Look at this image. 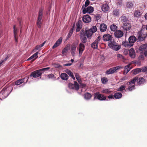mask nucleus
I'll return each mask as SVG.
<instances>
[{"mask_svg":"<svg viewBox=\"0 0 147 147\" xmlns=\"http://www.w3.org/2000/svg\"><path fill=\"white\" fill-rule=\"evenodd\" d=\"M145 19L147 20V13L145 14Z\"/></svg>","mask_w":147,"mask_h":147,"instance_id":"obj_64","label":"nucleus"},{"mask_svg":"<svg viewBox=\"0 0 147 147\" xmlns=\"http://www.w3.org/2000/svg\"><path fill=\"white\" fill-rule=\"evenodd\" d=\"M4 61L3 60H1L0 61V67L1 66V64Z\"/></svg>","mask_w":147,"mask_h":147,"instance_id":"obj_63","label":"nucleus"},{"mask_svg":"<svg viewBox=\"0 0 147 147\" xmlns=\"http://www.w3.org/2000/svg\"><path fill=\"white\" fill-rule=\"evenodd\" d=\"M101 36L100 35H99L97 37V38L96 40L94 41L95 42H96V43H98L100 41V40L101 39Z\"/></svg>","mask_w":147,"mask_h":147,"instance_id":"obj_49","label":"nucleus"},{"mask_svg":"<svg viewBox=\"0 0 147 147\" xmlns=\"http://www.w3.org/2000/svg\"><path fill=\"white\" fill-rule=\"evenodd\" d=\"M129 55L132 58H134L135 57L136 53L135 51L133 48H131L129 50Z\"/></svg>","mask_w":147,"mask_h":147,"instance_id":"obj_20","label":"nucleus"},{"mask_svg":"<svg viewBox=\"0 0 147 147\" xmlns=\"http://www.w3.org/2000/svg\"><path fill=\"white\" fill-rule=\"evenodd\" d=\"M112 92V91L110 90L107 88H103L101 91V92L102 93H105L107 94H110Z\"/></svg>","mask_w":147,"mask_h":147,"instance_id":"obj_29","label":"nucleus"},{"mask_svg":"<svg viewBox=\"0 0 147 147\" xmlns=\"http://www.w3.org/2000/svg\"><path fill=\"white\" fill-rule=\"evenodd\" d=\"M102 38L104 41H109V42L113 39L111 36L108 34H104Z\"/></svg>","mask_w":147,"mask_h":147,"instance_id":"obj_13","label":"nucleus"},{"mask_svg":"<svg viewBox=\"0 0 147 147\" xmlns=\"http://www.w3.org/2000/svg\"><path fill=\"white\" fill-rule=\"evenodd\" d=\"M75 76L79 83H80L81 82L79 74H78L76 73L75 74Z\"/></svg>","mask_w":147,"mask_h":147,"instance_id":"obj_46","label":"nucleus"},{"mask_svg":"<svg viewBox=\"0 0 147 147\" xmlns=\"http://www.w3.org/2000/svg\"><path fill=\"white\" fill-rule=\"evenodd\" d=\"M117 28V26L114 24L111 25L110 26V28L111 30L113 31H115Z\"/></svg>","mask_w":147,"mask_h":147,"instance_id":"obj_40","label":"nucleus"},{"mask_svg":"<svg viewBox=\"0 0 147 147\" xmlns=\"http://www.w3.org/2000/svg\"><path fill=\"white\" fill-rule=\"evenodd\" d=\"M60 77L63 80H66L68 78V76L65 73H62L60 75Z\"/></svg>","mask_w":147,"mask_h":147,"instance_id":"obj_28","label":"nucleus"},{"mask_svg":"<svg viewBox=\"0 0 147 147\" xmlns=\"http://www.w3.org/2000/svg\"><path fill=\"white\" fill-rule=\"evenodd\" d=\"M66 47L62 50V53L63 55H65L67 51V49Z\"/></svg>","mask_w":147,"mask_h":147,"instance_id":"obj_51","label":"nucleus"},{"mask_svg":"<svg viewBox=\"0 0 147 147\" xmlns=\"http://www.w3.org/2000/svg\"><path fill=\"white\" fill-rule=\"evenodd\" d=\"M127 79V78L126 77H124L123 78H122L120 79V82H121Z\"/></svg>","mask_w":147,"mask_h":147,"instance_id":"obj_56","label":"nucleus"},{"mask_svg":"<svg viewBox=\"0 0 147 147\" xmlns=\"http://www.w3.org/2000/svg\"><path fill=\"white\" fill-rule=\"evenodd\" d=\"M136 40V38L134 36H131L128 39L129 41L132 46L134 44Z\"/></svg>","mask_w":147,"mask_h":147,"instance_id":"obj_17","label":"nucleus"},{"mask_svg":"<svg viewBox=\"0 0 147 147\" xmlns=\"http://www.w3.org/2000/svg\"><path fill=\"white\" fill-rule=\"evenodd\" d=\"M38 52H36L34 54L32 55V56L29 58L27 60L28 61L30 60L31 59H33V61H34L38 57Z\"/></svg>","mask_w":147,"mask_h":147,"instance_id":"obj_24","label":"nucleus"},{"mask_svg":"<svg viewBox=\"0 0 147 147\" xmlns=\"http://www.w3.org/2000/svg\"><path fill=\"white\" fill-rule=\"evenodd\" d=\"M50 69L49 67H48L42 68V69H40L39 70L40 71V72H41V71L47 70L48 69Z\"/></svg>","mask_w":147,"mask_h":147,"instance_id":"obj_52","label":"nucleus"},{"mask_svg":"<svg viewBox=\"0 0 147 147\" xmlns=\"http://www.w3.org/2000/svg\"><path fill=\"white\" fill-rule=\"evenodd\" d=\"M117 58L119 60H122L124 59L123 56L121 55L118 54L117 55Z\"/></svg>","mask_w":147,"mask_h":147,"instance_id":"obj_48","label":"nucleus"},{"mask_svg":"<svg viewBox=\"0 0 147 147\" xmlns=\"http://www.w3.org/2000/svg\"><path fill=\"white\" fill-rule=\"evenodd\" d=\"M101 81L102 83L105 84L107 82L108 80L107 78L104 77L101 79Z\"/></svg>","mask_w":147,"mask_h":147,"instance_id":"obj_50","label":"nucleus"},{"mask_svg":"<svg viewBox=\"0 0 147 147\" xmlns=\"http://www.w3.org/2000/svg\"><path fill=\"white\" fill-rule=\"evenodd\" d=\"M88 10H83L82 11V12L83 13L85 14L86 13H87Z\"/></svg>","mask_w":147,"mask_h":147,"instance_id":"obj_60","label":"nucleus"},{"mask_svg":"<svg viewBox=\"0 0 147 147\" xmlns=\"http://www.w3.org/2000/svg\"><path fill=\"white\" fill-rule=\"evenodd\" d=\"M144 55L146 57H147V51H145Z\"/></svg>","mask_w":147,"mask_h":147,"instance_id":"obj_61","label":"nucleus"},{"mask_svg":"<svg viewBox=\"0 0 147 147\" xmlns=\"http://www.w3.org/2000/svg\"><path fill=\"white\" fill-rule=\"evenodd\" d=\"M98 43L94 41L91 45V47L93 49H97L98 48Z\"/></svg>","mask_w":147,"mask_h":147,"instance_id":"obj_39","label":"nucleus"},{"mask_svg":"<svg viewBox=\"0 0 147 147\" xmlns=\"http://www.w3.org/2000/svg\"><path fill=\"white\" fill-rule=\"evenodd\" d=\"M138 77H136L129 82H127L126 84L129 85L128 88L127 89L129 91H131L135 89V82L138 81Z\"/></svg>","mask_w":147,"mask_h":147,"instance_id":"obj_2","label":"nucleus"},{"mask_svg":"<svg viewBox=\"0 0 147 147\" xmlns=\"http://www.w3.org/2000/svg\"><path fill=\"white\" fill-rule=\"evenodd\" d=\"M88 10L87 11V13H89V14H91V13H92L93 11L94 10Z\"/></svg>","mask_w":147,"mask_h":147,"instance_id":"obj_59","label":"nucleus"},{"mask_svg":"<svg viewBox=\"0 0 147 147\" xmlns=\"http://www.w3.org/2000/svg\"><path fill=\"white\" fill-rule=\"evenodd\" d=\"M28 77H25L24 78L20 79L17 81L15 83V85H18L21 84L22 83H23L24 82V80L25 79H26V82L24 84L27 82L28 80Z\"/></svg>","mask_w":147,"mask_h":147,"instance_id":"obj_18","label":"nucleus"},{"mask_svg":"<svg viewBox=\"0 0 147 147\" xmlns=\"http://www.w3.org/2000/svg\"><path fill=\"white\" fill-rule=\"evenodd\" d=\"M41 48L38 45H36L35 47L34 50H40Z\"/></svg>","mask_w":147,"mask_h":147,"instance_id":"obj_55","label":"nucleus"},{"mask_svg":"<svg viewBox=\"0 0 147 147\" xmlns=\"http://www.w3.org/2000/svg\"><path fill=\"white\" fill-rule=\"evenodd\" d=\"M42 74V73L40 72L39 69L32 72L30 75V76L31 77H33L34 78H36L40 76Z\"/></svg>","mask_w":147,"mask_h":147,"instance_id":"obj_12","label":"nucleus"},{"mask_svg":"<svg viewBox=\"0 0 147 147\" xmlns=\"http://www.w3.org/2000/svg\"><path fill=\"white\" fill-rule=\"evenodd\" d=\"M46 76L49 79H51L53 80H55L56 79V77L53 74L47 75Z\"/></svg>","mask_w":147,"mask_h":147,"instance_id":"obj_36","label":"nucleus"},{"mask_svg":"<svg viewBox=\"0 0 147 147\" xmlns=\"http://www.w3.org/2000/svg\"><path fill=\"white\" fill-rule=\"evenodd\" d=\"M73 33L72 30L70 31L69 33H68V35L67 36V37L68 38H69L71 35Z\"/></svg>","mask_w":147,"mask_h":147,"instance_id":"obj_53","label":"nucleus"},{"mask_svg":"<svg viewBox=\"0 0 147 147\" xmlns=\"http://www.w3.org/2000/svg\"><path fill=\"white\" fill-rule=\"evenodd\" d=\"M126 86L124 85H121L117 89V90L118 91H121L125 89Z\"/></svg>","mask_w":147,"mask_h":147,"instance_id":"obj_42","label":"nucleus"},{"mask_svg":"<svg viewBox=\"0 0 147 147\" xmlns=\"http://www.w3.org/2000/svg\"><path fill=\"white\" fill-rule=\"evenodd\" d=\"M13 29L14 36L15 38V41L16 42H18L17 39L16 38V36L17 34L18 30L17 28H16V26L15 25L14 26H13Z\"/></svg>","mask_w":147,"mask_h":147,"instance_id":"obj_32","label":"nucleus"},{"mask_svg":"<svg viewBox=\"0 0 147 147\" xmlns=\"http://www.w3.org/2000/svg\"><path fill=\"white\" fill-rule=\"evenodd\" d=\"M45 43V41L44 42H43L41 44L39 45H38L40 47V48H41L44 45Z\"/></svg>","mask_w":147,"mask_h":147,"instance_id":"obj_57","label":"nucleus"},{"mask_svg":"<svg viewBox=\"0 0 147 147\" xmlns=\"http://www.w3.org/2000/svg\"><path fill=\"white\" fill-rule=\"evenodd\" d=\"M122 45L125 47H130L132 46L129 41V42L127 41L123 42Z\"/></svg>","mask_w":147,"mask_h":147,"instance_id":"obj_34","label":"nucleus"},{"mask_svg":"<svg viewBox=\"0 0 147 147\" xmlns=\"http://www.w3.org/2000/svg\"><path fill=\"white\" fill-rule=\"evenodd\" d=\"M142 14V13L140 11V10H136L134 13V16L135 17H138L140 16Z\"/></svg>","mask_w":147,"mask_h":147,"instance_id":"obj_37","label":"nucleus"},{"mask_svg":"<svg viewBox=\"0 0 147 147\" xmlns=\"http://www.w3.org/2000/svg\"><path fill=\"white\" fill-rule=\"evenodd\" d=\"M85 34L88 38L90 39L93 34L91 32L90 30H87L85 31Z\"/></svg>","mask_w":147,"mask_h":147,"instance_id":"obj_21","label":"nucleus"},{"mask_svg":"<svg viewBox=\"0 0 147 147\" xmlns=\"http://www.w3.org/2000/svg\"><path fill=\"white\" fill-rule=\"evenodd\" d=\"M89 30H90L91 31L94 33L96 31L97 28L96 26H93Z\"/></svg>","mask_w":147,"mask_h":147,"instance_id":"obj_41","label":"nucleus"},{"mask_svg":"<svg viewBox=\"0 0 147 147\" xmlns=\"http://www.w3.org/2000/svg\"><path fill=\"white\" fill-rule=\"evenodd\" d=\"M139 49L141 51H145L147 50V44H144L140 46Z\"/></svg>","mask_w":147,"mask_h":147,"instance_id":"obj_30","label":"nucleus"},{"mask_svg":"<svg viewBox=\"0 0 147 147\" xmlns=\"http://www.w3.org/2000/svg\"><path fill=\"white\" fill-rule=\"evenodd\" d=\"M43 10H41L39 11L36 22L37 26L39 28H40L42 26V18L43 16Z\"/></svg>","mask_w":147,"mask_h":147,"instance_id":"obj_3","label":"nucleus"},{"mask_svg":"<svg viewBox=\"0 0 147 147\" xmlns=\"http://www.w3.org/2000/svg\"><path fill=\"white\" fill-rule=\"evenodd\" d=\"M131 27V24L129 23H125L123 24V29L127 31L130 30Z\"/></svg>","mask_w":147,"mask_h":147,"instance_id":"obj_22","label":"nucleus"},{"mask_svg":"<svg viewBox=\"0 0 147 147\" xmlns=\"http://www.w3.org/2000/svg\"><path fill=\"white\" fill-rule=\"evenodd\" d=\"M147 34L142 33L141 30L138 32L137 34V37H138V40L139 41H142L144 40L147 36Z\"/></svg>","mask_w":147,"mask_h":147,"instance_id":"obj_4","label":"nucleus"},{"mask_svg":"<svg viewBox=\"0 0 147 147\" xmlns=\"http://www.w3.org/2000/svg\"><path fill=\"white\" fill-rule=\"evenodd\" d=\"M85 45L83 43H80L78 47L79 52V56L80 57L82 55V53L85 49Z\"/></svg>","mask_w":147,"mask_h":147,"instance_id":"obj_10","label":"nucleus"},{"mask_svg":"<svg viewBox=\"0 0 147 147\" xmlns=\"http://www.w3.org/2000/svg\"><path fill=\"white\" fill-rule=\"evenodd\" d=\"M113 15L115 16H118L119 13V10H114L113 11Z\"/></svg>","mask_w":147,"mask_h":147,"instance_id":"obj_44","label":"nucleus"},{"mask_svg":"<svg viewBox=\"0 0 147 147\" xmlns=\"http://www.w3.org/2000/svg\"><path fill=\"white\" fill-rule=\"evenodd\" d=\"M114 97L116 99H119L122 97V94L120 92H116L114 95Z\"/></svg>","mask_w":147,"mask_h":147,"instance_id":"obj_27","label":"nucleus"},{"mask_svg":"<svg viewBox=\"0 0 147 147\" xmlns=\"http://www.w3.org/2000/svg\"><path fill=\"white\" fill-rule=\"evenodd\" d=\"M80 38L82 42L83 43H85L87 41V38L85 34V32L84 30L81 31L80 34Z\"/></svg>","mask_w":147,"mask_h":147,"instance_id":"obj_11","label":"nucleus"},{"mask_svg":"<svg viewBox=\"0 0 147 147\" xmlns=\"http://www.w3.org/2000/svg\"><path fill=\"white\" fill-rule=\"evenodd\" d=\"M107 26L104 24H101L100 26V30L101 32H104L107 29Z\"/></svg>","mask_w":147,"mask_h":147,"instance_id":"obj_26","label":"nucleus"},{"mask_svg":"<svg viewBox=\"0 0 147 147\" xmlns=\"http://www.w3.org/2000/svg\"><path fill=\"white\" fill-rule=\"evenodd\" d=\"M72 64V63H66L64 65V66H70Z\"/></svg>","mask_w":147,"mask_h":147,"instance_id":"obj_58","label":"nucleus"},{"mask_svg":"<svg viewBox=\"0 0 147 147\" xmlns=\"http://www.w3.org/2000/svg\"><path fill=\"white\" fill-rule=\"evenodd\" d=\"M78 43L74 42L70 46V52L71 55L75 56L76 55V51Z\"/></svg>","mask_w":147,"mask_h":147,"instance_id":"obj_5","label":"nucleus"},{"mask_svg":"<svg viewBox=\"0 0 147 147\" xmlns=\"http://www.w3.org/2000/svg\"><path fill=\"white\" fill-rule=\"evenodd\" d=\"M94 98H96L98 100L102 101L106 100V97L104 95L101 94L99 92H97L94 94Z\"/></svg>","mask_w":147,"mask_h":147,"instance_id":"obj_9","label":"nucleus"},{"mask_svg":"<svg viewBox=\"0 0 147 147\" xmlns=\"http://www.w3.org/2000/svg\"><path fill=\"white\" fill-rule=\"evenodd\" d=\"M83 20L84 22L86 23H88L91 22V18L88 15H86L83 16Z\"/></svg>","mask_w":147,"mask_h":147,"instance_id":"obj_16","label":"nucleus"},{"mask_svg":"<svg viewBox=\"0 0 147 147\" xmlns=\"http://www.w3.org/2000/svg\"><path fill=\"white\" fill-rule=\"evenodd\" d=\"M80 28H81L80 26V28H77L76 31H79L80 30Z\"/></svg>","mask_w":147,"mask_h":147,"instance_id":"obj_62","label":"nucleus"},{"mask_svg":"<svg viewBox=\"0 0 147 147\" xmlns=\"http://www.w3.org/2000/svg\"><path fill=\"white\" fill-rule=\"evenodd\" d=\"M121 21L125 22L127 21V19L126 17L124 16H122L120 18Z\"/></svg>","mask_w":147,"mask_h":147,"instance_id":"obj_47","label":"nucleus"},{"mask_svg":"<svg viewBox=\"0 0 147 147\" xmlns=\"http://www.w3.org/2000/svg\"><path fill=\"white\" fill-rule=\"evenodd\" d=\"M84 95V98L87 100L90 99L92 97L91 94L88 92L85 93Z\"/></svg>","mask_w":147,"mask_h":147,"instance_id":"obj_35","label":"nucleus"},{"mask_svg":"<svg viewBox=\"0 0 147 147\" xmlns=\"http://www.w3.org/2000/svg\"><path fill=\"white\" fill-rule=\"evenodd\" d=\"M12 89L10 86L4 88L0 92V97H2L3 99L6 98L11 92Z\"/></svg>","mask_w":147,"mask_h":147,"instance_id":"obj_1","label":"nucleus"},{"mask_svg":"<svg viewBox=\"0 0 147 147\" xmlns=\"http://www.w3.org/2000/svg\"><path fill=\"white\" fill-rule=\"evenodd\" d=\"M90 4V1L88 0L86 1L84 5H83L81 9H94V7H93L90 6L87 8L85 7L88 6Z\"/></svg>","mask_w":147,"mask_h":147,"instance_id":"obj_15","label":"nucleus"},{"mask_svg":"<svg viewBox=\"0 0 147 147\" xmlns=\"http://www.w3.org/2000/svg\"><path fill=\"white\" fill-rule=\"evenodd\" d=\"M122 68V67L119 66L111 68L106 71L105 73L108 75L112 74L115 73L117 70Z\"/></svg>","mask_w":147,"mask_h":147,"instance_id":"obj_8","label":"nucleus"},{"mask_svg":"<svg viewBox=\"0 0 147 147\" xmlns=\"http://www.w3.org/2000/svg\"><path fill=\"white\" fill-rule=\"evenodd\" d=\"M117 43L113 39L109 42H108V45L109 47L112 49L113 47V46L114 45H115Z\"/></svg>","mask_w":147,"mask_h":147,"instance_id":"obj_25","label":"nucleus"},{"mask_svg":"<svg viewBox=\"0 0 147 147\" xmlns=\"http://www.w3.org/2000/svg\"><path fill=\"white\" fill-rule=\"evenodd\" d=\"M112 49L116 51L119 50L121 48V45L118 44L117 43L114 45Z\"/></svg>","mask_w":147,"mask_h":147,"instance_id":"obj_31","label":"nucleus"},{"mask_svg":"<svg viewBox=\"0 0 147 147\" xmlns=\"http://www.w3.org/2000/svg\"><path fill=\"white\" fill-rule=\"evenodd\" d=\"M109 9V7L107 4H104L102 5L101 9Z\"/></svg>","mask_w":147,"mask_h":147,"instance_id":"obj_43","label":"nucleus"},{"mask_svg":"<svg viewBox=\"0 0 147 147\" xmlns=\"http://www.w3.org/2000/svg\"><path fill=\"white\" fill-rule=\"evenodd\" d=\"M123 31L120 30H116L114 33L115 36L118 38L121 37L123 36Z\"/></svg>","mask_w":147,"mask_h":147,"instance_id":"obj_14","label":"nucleus"},{"mask_svg":"<svg viewBox=\"0 0 147 147\" xmlns=\"http://www.w3.org/2000/svg\"><path fill=\"white\" fill-rule=\"evenodd\" d=\"M108 97L109 99H114V95H113L112 94L109 95L108 96Z\"/></svg>","mask_w":147,"mask_h":147,"instance_id":"obj_54","label":"nucleus"},{"mask_svg":"<svg viewBox=\"0 0 147 147\" xmlns=\"http://www.w3.org/2000/svg\"><path fill=\"white\" fill-rule=\"evenodd\" d=\"M65 72L68 74L74 80L75 79V78L74 76L73 73L71 72V71L69 69H66L65 71Z\"/></svg>","mask_w":147,"mask_h":147,"instance_id":"obj_33","label":"nucleus"},{"mask_svg":"<svg viewBox=\"0 0 147 147\" xmlns=\"http://www.w3.org/2000/svg\"><path fill=\"white\" fill-rule=\"evenodd\" d=\"M69 88L78 90L79 88V85L76 82H74V83H70L68 85Z\"/></svg>","mask_w":147,"mask_h":147,"instance_id":"obj_6","label":"nucleus"},{"mask_svg":"<svg viewBox=\"0 0 147 147\" xmlns=\"http://www.w3.org/2000/svg\"><path fill=\"white\" fill-rule=\"evenodd\" d=\"M131 65L130 64H128L125 66L124 71V75L126 74L131 69V68L130 67Z\"/></svg>","mask_w":147,"mask_h":147,"instance_id":"obj_23","label":"nucleus"},{"mask_svg":"<svg viewBox=\"0 0 147 147\" xmlns=\"http://www.w3.org/2000/svg\"><path fill=\"white\" fill-rule=\"evenodd\" d=\"M145 80L143 78H140L138 79V81H136L138 82V84H143L145 82Z\"/></svg>","mask_w":147,"mask_h":147,"instance_id":"obj_38","label":"nucleus"},{"mask_svg":"<svg viewBox=\"0 0 147 147\" xmlns=\"http://www.w3.org/2000/svg\"><path fill=\"white\" fill-rule=\"evenodd\" d=\"M147 71V67L142 68H138L133 70L132 73L134 75H136L141 72H145Z\"/></svg>","mask_w":147,"mask_h":147,"instance_id":"obj_7","label":"nucleus"},{"mask_svg":"<svg viewBox=\"0 0 147 147\" xmlns=\"http://www.w3.org/2000/svg\"><path fill=\"white\" fill-rule=\"evenodd\" d=\"M62 41V38L60 37L55 43L53 47V48L54 49L58 46L61 43Z\"/></svg>","mask_w":147,"mask_h":147,"instance_id":"obj_19","label":"nucleus"},{"mask_svg":"<svg viewBox=\"0 0 147 147\" xmlns=\"http://www.w3.org/2000/svg\"><path fill=\"white\" fill-rule=\"evenodd\" d=\"M133 6V4L131 2H127L126 6L127 8H132Z\"/></svg>","mask_w":147,"mask_h":147,"instance_id":"obj_45","label":"nucleus"}]
</instances>
